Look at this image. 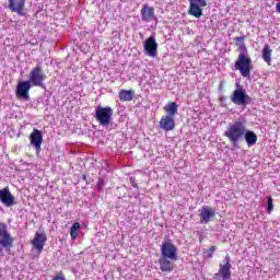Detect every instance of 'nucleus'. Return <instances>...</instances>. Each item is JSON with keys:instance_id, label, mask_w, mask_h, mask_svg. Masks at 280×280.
Segmentation results:
<instances>
[{"instance_id": "obj_1", "label": "nucleus", "mask_w": 280, "mask_h": 280, "mask_svg": "<svg viewBox=\"0 0 280 280\" xmlns=\"http://www.w3.org/2000/svg\"><path fill=\"white\" fill-rule=\"evenodd\" d=\"M244 135H246V125L240 120L231 124L224 132V137L229 139L232 145H237L244 139Z\"/></svg>"}, {"instance_id": "obj_2", "label": "nucleus", "mask_w": 280, "mask_h": 280, "mask_svg": "<svg viewBox=\"0 0 280 280\" xmlns=\"http://www.w3.org/2000/svg\"><path fill=\"white\" fill-rule=\"evenodd\" d=\"M236 71H240L243 78H250V71H253V59L250 55L245 50L238 54L236 61L234 62Z\"/></svg>"}, {"instance_id": "obj_3", "label": "nucleus", "mask_w": 280, "mask_h": 280, "mask_svg": "<svg viewBox=\"0 0 280 280\" xmlns=\"http://www.w3.org/2000/svg\"><path fill=\"white\" fill-rule=\"evenodd\" d=\"M95 119L100 126H110V120L113 119V108L97 106L95 109Z\"/></svg>"}, {"instance_id": "obj_4", "label": "nucleus", "mask_w": 280, "mask_h": 280, "mask_svg": "<svg viewBox=\"0 0 280 280\" xmlns=\"http://www.w3.org/2000/svg\"><path fill=\"white\" fill-rule=\"evenodd\" d=\"M0 246L7 252H10L14 246V237L8 232V225L2 222H0Z\"/></svg>"}, {"instance_id": "obj_5", "label": "nucleus", "mask_w": 280, "mask_h": 280, "mask_svg": "<svg viewBox=\"0 0 280 280\" xmlns=\"http://www.w3.org/2000/svg\"><path fill=\"white\" fill-rule=\"evenodd\" d=\"M47 79V75H45V72L43 71V67L37 66L33 68L30 72V82L33 84V86H40V89L45 88V80Z\"/></svg>"}, {"instance_id": "obj_6", "label": "nucleus", "mask_w": 280, "mask_h": 280, "mask_svg": "<svg viewBox=\"0 0 280 280\" xmlns=\"http://www.w3.org/2000/svg\"><path fill=\"white\" fill-rule=\"evenodd\" d=\"M178 249L176 245L172 242H164L161 246V257H166L171 259V261H176L178 259Z\"/></svg>"}, {"instance_id": "obj_7", "label": "nucleus", "mask_w": 280, "mask_h": 280, "mask_svg": "<svg viewBox=\"0 0 280 280\" xmlns=\"http://www.w3.org/2000/svg\"><path fill=\"white\" fill-rule=\"evenodd\" d=\"M189 8L188 14L195 16V19H200L202 16V9L207 8V0H188Z\"/></svg>"}, {"instance_id": "obj_8", "label": "nucleus", "mask_w": 280, "mask_h": 280, "mask_svg": "<svg viewBox=\"0 0 280 280\" xmlns=\"http://www.w3.org/2000/svg\"><path fill=\"white\" fill-rule=\"evenodd\" d=\"M32 89V83L30 81H21L18 83L15 90V96L18 100H24V102H30V91Z\"/></svg>"}, {"instance_id": "obj_9", "label": "nucleus", "mask_w": 280, "mask_h": 280, "mask_svg": "<svg viewBox=\"0 0 280 280\" xmlns=\"http://www.w3.org/2000/svg\"><path fill=\"white\" fill-rule=\"evenodd\" d=\"M31 244L38 255H40L45 248V244H47V233H45V231L37 232L34 238L31 241Z\"/></svg>"}, {"instance_id": "obj_10", "label": "nucleus", "mask_w": 280, "mask_h": 280, "mask_svg": "<svg viewBox=\"0 0 280 280\" xmlns=\"http://www.w3.org/2000/svg\"><path fill=\"white\" fill-rule=\"evenodd\" d=\"M200 224H209L212 220H215V209L209 206H203L199 210Z\"/></svg>"}, {"instance_id": "obj_11", "label": "nucleus", "mask_w": 280, "mask_h": 280, "mask_svg": "<svg viewBox=\"0 0 280 280\" xmlns=\"http://www.w3.org/2000/svg\"><path fill=\"white\" fill-rule=\"evenodd\" d=\"M233 104L237 106H246V104H250V96L244 90H235L231 96Z\"/></svg>"}, {"instance_id": "obj_12", "label": "nucleus", "mask_w": 280, "mask_h": 280, "mask_svg": "<svg viewBox=\"0 0 280 280\" xmlns=\"http://www.w3.org/2000/svg\"><path fill=\"white\" fill-rule=\"evenodd\" d=\"M8 8L18 16H25V0H8Z\"/></svg>"}, {"instance_id": "obj_13", "label": "nucleus", "mask_w": 280, "mask_h": 280, "mask_svg": "<svg viewBox=\"0 0 280 280\" xmlns=\"http://www.w3.org/2000/svg\"><path fill=\"white\" fill-rule=\"evenodd\" d=\"M0 202H2L4 207H14V205H16L14 196L10 191V187L7 186L0 189Z\"/></svg>"}, {"instance_id": "obj_14", "label": "nucleus", "mask_w": 280, "mask_h": 280, "mask_svg": "<svg viewBox=\"0 0 280 280\" xmlns=\"http://www.w3.org/2000/svg\"><path fill=\"white\" fill-rule=\"evenodd\" d=\"M141 19L144 23H151V21H156V15L154 13V7H149L143 4L140 11Z\"/></svg>"}, {"instance_id": "obj_15", "label": "nucleus", "mask_w": 280, "mask_h": 280, "mask_svg": "<svg viewBox=\"0 0 280 280\" xmlns=\"http://www.w3.org/2000/svg\"><path fill=\"white\" fill-rule=\"evenodd\" d=\"M159 49V44L156 43V39L154 37H149L144 43V51H147L148 56L151 58H156Z\"/></svg>"}, {"instance_id": "obj_16", "label": "nucleus", "mask_w": 280, "mask_h": 280, "mask_svg": "<svg viewBox=\"0 0 280 280\" xmlns=\"http://www.w3.org/2000/svg\"><path fill=\"white\" fill-rule=\"evenodd\" d=\"M160 128L170 132L176 128V122L174 121L173 116H163L160 120Z\"/></svg>"}, {"instance_id": "obj_17", "label": "nucleus", "mask_w": 280, "mask_h": 280, "mask_svg": "<svg viewBox=\"0 0 280 280\" xmlns=\"http://www.w3.org/2000/svg\"><path fill=\"white\" fill-rule=\"evenodd\" d=\"M30 141L36 150H40V145H43V132L38 129H34L30 135Z\"/></svg>"}, {"instance_id": "obj_18", "label": "nucleus", "mask_w": 280, "mask_h": 280, "mask_svg": "<svg viewBox=\"0 0 280 280\" xmlns=\"http://www.w3.org/2000/svg\"><path fill=\"white\" fill-rule=\"evenodd\" d=\"M230 280L231 279V267L226 265L219 266V272L214 275V280Z\"/></svg>"}, {"instance_id": "obj_19", "label": "nucleus", "mask_w": 280, "mask_h": 280, "mask_svg": "<svg viewBox=\"0 0 280 280\" xmlns=\"http://www.w3.org/2000/svg\"><path fill=\"white\" fill-rule=\"evenodd\" d=\"M159 265L162 272H172V270H174V264L170 258L161 256L159 259Z\"/></svg>"}, {"instance_id": "obj_20", "label": "nucleus", "mask_w": 280, "mask_h": 280, "mask_svg": "<svg viewBox=\"0 0 280 280\" xmlns=\"http://www.w3.org/2000/svg\"><path fill=\"white\" fill-rule=\"evenodd\" d=\"M261 57L264 62H267L269 67L272 65V48H270V45L266 44L264 46Z\"/></svg>"}, {"instance_id": "obj_21", "label": "nucleus", "mask_w": 280, "mask_h": 280, "mask_svg": "<svg viewBox=\"0 0 280 280\" xmlns=\"http://www.w3.org/2000/svg\"><path fill=\"white\" fill-rule=\"evenodd\" d=\"M120 102H132L135 97V90H120L118 92Z\"/></svg>"}, {"instance_id": "obj_22", "label": "nucleus", "mask_w": 280, "mask_h": 280, "mask_svg": "<svg viewBox=\"0 0 280 280\" xmlns=\"http://www.w3.org/2000/svg\"><path fill=\"white\" fill-rule=\"evenodd\" d=\"M164 110L167 114L166 116L174 117V115H178V104H176L175 102H168L164 106Z\"/></svg>"}, {"instance_id": "obj_23", "label": "nucleus", "mask_w": 280, "mask_h": 280, "mask_svg": "<svg viewBox=\"0 0 280 280\" xmlns=\"http://www.w3.org/2000/svg\"><path fill=\"white\" fill-rule=\"evenodd\" d=\"M243 137L249 148L252 145H255V143H257V133H255L254 131L245 129V133Z\"/></svg>"}, {"instance_id": "obj_24", "label": "nucleus", "mask_w": 280, "mask_h": 280, "mask_svg": "<svg viewBox=\"0 0 280 280\" xmlns=\"http://www.w3.org/2000/svg\"><path fill=\"white\" fill-rule=\"evenodd\" d=\"M82 231V225L80 222H75L70 228V237L71 240H78V233Z\"/></svg>"}, {"instance_id": "obj_25", "label": "nucleus", "mask_w": 280, "mask_h": 280, "mask_svg": "<svg viewBox=\"0 0 280 280\" xmlns=\"http://www.w3.org/2000/svg\"><path fill=\"white\" fill-rule=\"evenodd\" d=\"M275 206L272 205V197L267 198V212L272 213Z\"/></svg>"}, {"instance_id": "obj_26", "label": "nucleus", "mask_w": 280, "mask_h": 280, "mask_svg": "<svg viewBox=\"0 0 280 280\" xmlns=\"http://www.w3.org/2000/svg\"><path fill=\"white\" fill-rule=\"evenodd\" d=\"M104 185H106V182H104L103 178H100L96 184V189H98V191H102V189H104Z\"/></svg>"}, {"instance_id": "obj_27", "label": "nucleus", "mask_w": 280, "mask_h": 280, "mask_svg": "<svg viewBox=\"0 0 280 280\" xmlns=\"http://www.w3.org/2000/svg\"><path fill=\"white\" fill-rule=\"evenodd\" d=\"M213 253H215V246H211L207 252V257L211 259L213 257Z\"/></svg>"}, {"instance_id": "obj_28", "label": "nucleus", "mask_w": 280, "mask_h": 280, "mask_svg": "<svg viewBox=\"0 0 280 280\" xmlns=\"http://www.w3.org/2000/svg\"><path fill=\"white\" fill-rule=\"evenodd\" d=\"M52 280H67V279L65 278V275H63L62 272H59V273H57V275L52 278Z\"/></svg>"}, {"instance_id": "obj_29", "label": "nucleus", "mask_w": 280, "mask_h": 280, "mask_svg": "<svg viewBox=\"0 0 280 280\" xmlns=\"http://www.w3.org/2000/svg\"><path fill=\"white\" fill-rule=\"evenodd\" d=\"M234 40L236 45H240L241 43H244V40H246V36L235 37Z\"/></svg>"}, {"instance_id": "obj_30", "label": "nucleus", "mask_w": 280, "mask_h": 280, "mask_svg": "<svg viewBox=\"0 0 280 280\" xmlns=\"http://www.w3.org/2000/svg\"><path fill=\"white\" fill-rule=\"evenodd\" d=\"M224 266L231 267V256H229V254L225 256V264H224Z\"/></svg>"}, {"instance_id": "obj_31", "label": "nucleus", "mask_w": 280, "mask_h": 280, "mask_svg": "<svg viewBox=\"0 0 280 280\" xmlns=\"http://www.w3.org/2000/svg\"><path fill=\"white\" fill-rule=\"evenodd\" d=\"M276 12H278V14H280V2H278V3L276 4Z\"/></svg>"}, {"instance_id": "obj_32", "label": "nucleus", "mask_w": 280, "mask_h": 280, "mask_svg": "<svg viewBox=\"0 0 280 280\" xmlns=\"http://www.w3.org/2000/svg\"><path fill=\"white\" fill-rule=\"evenodd\" d=\"M84 180H86V175H83Z\"/></svg>"}, {"instance_id": "obj_33", "label": "nucleus", "mask_w": 280, "mask_h": 280, "mask_svg": "<svg viewBox=\"0 0 280 280\" xmlns=\"http://www.w3.org/2000/svg\"><path fill=\"white\" fill-rule=\"evenodd\" d=\"M220 89H222V83L220 84Z\"/></svg>"}]
</instances>
